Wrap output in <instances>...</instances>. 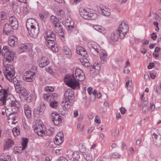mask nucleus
I'll return each mask as SVG.
<instances>
[{
	"label": "nucleus",
	"instance_id": "52",
	"mask_svg": "<svg viewBox=\"0 0 161 161\" xmlns=\"http://www.w3.org/2000/svg\"><path fill=\"white\" fill-rule=\"evenodd\" d=\"M16 92L19 93H20L21 90L23 88L21 86L15 87Z\"/></svg>",
	"mask_w": 161,
	"mask_h": 161
},
{
	"label": "nucleus",
	"instance_id": "25",
	"mask_svg": "<svg viewBox=\"0 0 161 161\" xmlns=\"http://www.w3.org/2000/svg\"><path fill=\"white\" fill-rule=\"evenodd\" d=\"M119 31H117L116 30L112 33L111 34L110 39L113 41H116L118 40L119 38L121 39L120 35L119 34Z\"/></svg>",
	"mask_w": 161,
	"mask_h": 161
},
{
	"label": "nucleus",
	"instance_id": "35",
	"mask_svg": "<svg viewBox=\"0 0 161 161\" xmlns=\"http://www.w3.org/2000/svg\"><path fill=\"white\" fill-rule=\"evenodd\" d=\"M59 28H60L61 30L58 33V36L60 38H61L62 41L63 42L64 41V32H63V30L62 29V26H61V27Z\"/></svg>",
	"mask_w": 161,
	"mask_h": 161
},
{
	"label": "nucleus",
	"instance_id": "15",
	"mask_svg": "<svg viewBox=\"0 0 161 161\" xmlns=\"http://www.w3.org/2000/svg\"><path fill=\"white\" fill-rule=\"evenodd\" d=\"M45 127L41 124L37 125L34 129L35 132L39 136H43L45 131Z\"/></svg>",
	"mask_w": 161,
	"mask_h": 161
},
{
	"label": "nucleus",
	"instance_id": "50",
	"mask_svg": "<svg viewBox=\"0 0 161 161\" xmlns=\"http://www.w3.org/2000/svg\"><path fill=\"white\" fill-rule=\"evenodd\" d=\"M29 92L26 91V90L24 88V87L21 90V92L20 93L22 95V96L24 97V96H25Z\"/></svg>",
	"mask_w": 161,
	"mask_h": 161
},
{
	"label": "nucleus",
	"instance_id": "36",
	"mask_svg": "<svg viewBox=\"0 0 161 161\" xmlns=\"http://www.w3.org/2000/svg\"><path fill=\"white\" fill-rule=\"evenodd\" d=\"M12 132L14 136H17L20 133V131L17 127H14L12 130Z\"/></svg>",
	"mask_w": 161,
	"mask_h": 161
},
{
	"label": "nucleus",
	"instance_id": "45",
	"mask_svg": "<svg viewBox=\"0 0 161 161\" xmlns=\"http://www.w3.org/2000/svg\"><path fill=\"white\" fill-rule=\"evenodd\" d=\"M57 102L53 101L50 103V105L51 107L56 108L57 107Z\"/></svg>",
	"mask_w": 161,
	"mask_h": 161
},
{
	"label": "nucleus",
	"instance_id": "27",
	"mask_svg": "<svg viewBox=\"0 0 161 161\" xmlns=\"http://www.w3.org/2000/svg\"><path fill=\"white\" fill-rule=\"evenodd\" d=\"M93 28L96 31L103 34H105L106 32V30L103 27L99 25H94Z\"/></svg>",
	"mask_w": 161,
	"mask_h": 161
},
{
	"label": "nucleus",
	"instance_id": "8",
	"mask_svg": "<svg viewBox=\"0 0 161 161\" xmlns=\"http://www.w3.org/2000/svg\"><path fill=\"white\" fill-rule=\"evenodd\" d=\"M56 40H47L46 42V45L47 46L50 48L54 52H57L58 51L56 44Z\"/></svg>",
	"mask_w": 161,
	"mask_h": 161
},
{
	"label": "nucleus",
	"instance_id": "14",
	"mask_svg": "<svg viewBox=\"0 0 161 161\" xmlns=\"http://www.w3.org/2000/svg\"><path fill=\"white\" fill-rule=\"evenodd\" d=\"M39 66L41 68H44L47 66L50 63L48 58L45 57H42L38 61Z\"/></svg>",
	"mask_w": 161,
	"mask_h": 161
},
{
	"label": "nucleus",
	"instance_id": "33",
	"mask_svg": "<svg viewBox=\"0 0 161 161\" xmlns=\"http://www.w3.org/2000/svg\"><path fill=\"white\" fill-rule=\"evenodd\" d=\"M63 52L68 57H70L71 54V52L70 49L67 47H64L63 50Z\"/></svg>",
	"mask_w": 161,
	"mask_h": 161
},
{
	"label": "nucleus",
	"instance_id": "55",
	"mask_svg": "<svg viewBox=\"0 0 161 161\" xmlns=\"http://www.w3.org/2000/svg\"><path fill=\"white\" fill-rule=\"evenodd\" d=\"M153 14L156 20H161V18H159V16L156 13H154L153 12Z\"/></svg>",
	"mask_w": 161,
	"mask_h": 161
},
{
	"label": "nucleus",
	"instance_id": "20",
	"mask_svg": "<svg viewBox=\"0 0 161 161\" xmlns=\"http://www.w3.org/2000/svg\"><path fill=\"white\" fill-rule=\"evenodd\" d=\"M50 21L54 25L55 27H61L60 24L58 22L57 18L53 15H52L50 18Z\"/></svg>",
	"mask_w": 161,
	"mask_h": 161
},
{
	"label": "nucleus",
	"instance_id": "24",
	"mask_svg": "<svg viewBox=\"0 0 161 161\" xmlns=\"http://www.w3.org/2000/svg\"><path fill=\"white\" fill-rule=\"evenodd\" d=\"M76 51L78 54H80L82 56L86 57L87 55L86 49L81 47H78L76 48Z\"/></svg>",
	"mask_w": 161,
	"mask_h": 161
},
{
	"label": "nucleus",
	"instance_id": "7",
	"mask_svg": "<svg viewBox=\"0 0 161 161\" xmlns=\"http://www.w3.org/2000/svg\"><path fill=\"white\" fill-rule=\"evenodd\" d=\"M46 108L45 104L43 102L39 104V107L34 109L33 113L34 117L38 118L40 115H42Z\"/></svg>",
	"mask_w": 161,
	"mask_h": 161
},
{
	"label": "nucleus",
	"instance_id": "16",
	"mask_svg": "<svg viewBox=\"0 0 161 161\" xmlns=\"http://www.w3.org/2000/svg\"><path fill=\"white\" fill-rule=\"evenodd\" d=\"M9 22L11 26H12L14 30L17 29L19 24L18 20L16 17L14 16H11L9 19Z\"/></svg>",
	"mask_w": 161,
	"mask_h": 161
},
{
	"label": "nucleus",
	"instance_id": "12",
	"mask_svg": "<svg viewBox=\"0 0 161 161\" xmlns=\"http://www.w3.org/2000/svg\"><path fill=\"white\" fill-rule=\"evenodd\" d=\"M154 144L157 147H159L161 145V136L158 135L153 132L152 134Z\"/></svg>",
	"mask_w": 161,
	"mask_h": 161
},
{
	"label": "nucleus",
	"instance_id": "3",
	"mask_svg": "<svg viewBox=\"0 0 161 161\" xmlns=\"http://www.w3.org/2000/svg\"><path fill=\"white\" fill-rule=\"evenodd\" d=\"M26 26L30 36L35 38L38 34L39 28L36 20L33 18L27 19Z\"/></svg>",
	"mask_w": 161,
	"mask_h": 161
},
{
	"label": "nucleus",
	"instance_id": "39",
	"mask_svg": "<svg viewBox=\"0 0 161 161\" xmlns=\"http://www.w3.org/2000/svg\"><path fill=\"white\" fill-rule=\"evenodd\" d=\"M55 139H64V135L62 132H60L58 133L56 136L55 137Z\"/></svg>",
	"mask_w": 161,
	"mask_h": 161
},
{
	"label": "nucleus",
	"instance_id": "43",
	"mask_svg": "<svg viewBox=\"0 0 161 161\" xmlns=\"http://www.w3.org/2000/svg\"><path fill=\"white\" fill-rule=\"evenodd\" d=\"M97 93V91L96 90H95L93 92H92V94L91 97H90V99L92 101H94L96 99V95Z\"/></svg>",
	"mask_w": 161,
	"mask_h": 161
},
{
	"label": "nucleus",
	"instance_id": "5",
	"mask_svg": "<svg viewBox=\"0 0 161 161\" xmlns=\"http://www.w3.org/2000/svg\"><path fill=\"white\" fill-rule=\"evenodd\" d=\"M73 78L69 77L65 79L66 84L74 90L79 88V83L75 79L74 74L72 75Z\"/></svg>",
	"mask_w": 161,
	"mask_h": 161
},
{
	"label": "nucleus",
	"instance_id": "10",
	"mask_svg": "<svg viewBox=\"0 0 161 161\" xmlns=\"http://www.w3.org/2000/svg\"><path fill=\"white\" fill-rule=\"evenodd\" d=\"M52 117L53 121L54 124L55 125H58L61 123V116H60L57 112L53 113Z\"/></svg>",
	"mask_w": 161,
	"mask_h": 161
},
{
	"label": "nucleus",
	"instance_id": "42",
	"mask_svg": "<svg viewBox=\"0 0 161 161\" xmlns=\"http://www.w3.org/2000/svg\"><path fill=\"white\" fill-rule=\"evenodd\" d=\"M100 58L104 57L105 58L107 57L108 55L107 52L104 50H102L99 53Z\"/></svg>",
	"mask_w": 161,
	"mask_h": 161
},
{
	"label": "nucleus",
	"instance_id": "29",
	"mask_svg": "<svg viewBox=\"0 0 161 161\" xmlns=\"http://www.w3.org/2000/svg\"><path fill=\"white\" fill-rule=\"evenodd\" d=\"M126 87L127 90L129 91H131L133 89V85L132 81L131 80H126Z\"/></svg>",
	"mask_w": 161,
	"mask_h": 161
},
{
	"label": "nucleus",
	"instance_id": "59",
	"mask_svg": "<svg viewBox=\"0 0 161 161\" xmlns=\"http://www.w3.org/2000/svg\"><path fill=\"white\" fill-rule=\"evenodd\" d=\"M44 99L47 101L50 100V96L49 95V94L45 95H44Z\"/></svg>",
	"mask_w": 161,
	"mask_h": 161
},
{
	"label": "nucleus",
	"instance_id": "40",
	"mask_svg": "<svg viewBox=\"0 0 161 161\" xmlns=\"http://www.w3.org/2000/svg\"><path fill=\"white\" fill-rule=\"evenodd\" d=\"M94 68L96 70H100V65L97 62H96L94 64L93 69Z\"/></svg>",
	"mask_w": 161,
	"mask_h": 161
},
{
	"label": "nucleus",
	"instance_id": "47",
	"mask_svg": "<svg viewBox=\"0 0 161 161\" xmlns=\"http://www.w3.org/2000/svg\"><path fill=\"white\" fill-rule=\"evenodd\" d=\"M64 139H55L54 142V143L57 145H59L61 143H62L64 141Z\"/></svg>",
	"mask_w": 161,
	"mask_h": 161
},
{
	"label": "nucleus",
	"instance_id": "19",
	"mask_svg": "<svg viewBox=\"0 0 161 161\" xmlns=\"http://www.w3.org/2000/svg\"><path fill=\"white\" fill-rule=\"evenodd\" d=\"M35 75L34 72L31 71H27L26 72L25 80L27 81L31 82L33 81L34 76Z\"/></svg>",
	"mask_w": 161,
	"mask_h": 161
},
{
	"label": "nucleus",
	"instance_id": "22",
	"mask_svg": "<svg viewBox=\"0 0 161 161\" xmlns=\"http://www.w3.org/2000/svg\"><path fill=\"white\" fill-rule=\"evenodd\" d=\"M98 11L100 14L106 16H109L110 14V12L105 7H99Z\"/></svg>",
	"mask_w": 161,
	"mask_h": 161
},
{
	"label": "nucleus",
	"instance_id": "60",
	"mask_svg": "<svg viewBox=\"0 0 161 161\" xmlns=\"http://www.w3.org/2000/svg\"><path fill=\"white\" fill-rule=\"evenodd\" d=\"M95 123L99 124L100 123V120L99 117L97 115H96L95 119Z\"/></svg>",
	"mask_w": 161,
	"mask_h": 161
},
{
	"label": "nucleus",
	"instance_id": "64",
	"mask_svg": "<svg viewBox=\"0 0 161 161\" xmlns=\"http://www.w3.org/2000/svg\"><path fill=\"white\" fill-rule=\"evenodd\" d=\"M58 161H68V160L65 157H61L58 159Z\"/></svg>",
	"mask_w": 161,
	"mask_h": 161
},
{
	"label": "nucleus",
	"instance_id": "9",
	"mask_svg": "<svg viewBox=\"0 0 161 161\" xmlns=\"http://www.w3.org/2000/svg\"><path fill=\"white\" fill-rule=\"evenodd\" d=\"M75 75L77 80L79 81H82L85 79L84 73L80 68H78L76 69Z\"/></svg>",
	"mask_w": 161,
	"mask_h": 161
},
{
	"label": "nucleus",
	"instance_id": "41",
	"mask_svg": "<svg viewBox=\"0 0 161 161\" xmlns=\"http://www.w3.org/2000/svg\"><path fill=\"white\" fill-rule=\"evenodd\" d=\"M50 96V100H55L57 97V94L56 93H49Z\"/></svg>",
	"mask_w": 161,
	"mask_h": 161
},
{
	"label": "nucleus",
	"instance_id": "61",
	"mask_svg": "<svg viewBox=\"0 0 161 161\" xmlns=\"http://www.w3.org/2000/svg\"><path fill=\"white\" fill-rule=\"evenodd\" d=\"M126 111V110L125 108L121 107L120 108V112L122 114H124Z\"/></svg>",
	"mask_w": 161,
	"mask_h": 161
},
{
	"label": "nucleus",
	"instance_id": "34",
	"mask_svg": "<svg viewBox=\"0 0 161 161\" xmlns=\"http://www.w3.org/2000/svg\"><path fill=\"white\" fill-rule=\"evenodd\" d=\"M24 150L21 147H16L14 149V152L15 154L21 153L22 150Z\"/></svg>",
	"mask_w": 161,
	"mask_h": 161
},
{
	"label": "nucleus",
	"instance_id": "17",
	"mask_svg": "<svg viewBox=\"0 0 161 161\" xmlns=\"http://www.w3.org/2000/svg\"><path fill=\"white\" fill-rule=\"evenodd\" d=\"M13 29L12 26L8 24H6L4 26L3 31L6 35H8L12 34Z\"/></svg>",
	"mask_w": 161,
	"mask_h": 161
},
{
	"label": "nucleus",
	"instance_id": "48",
	"mask_svg": "<svg viewBox=\"0 0 161 161\" xmlns=\"http://www.w3.org/2000/svg\"><path fill=\"white\" fill-rule=\"evenodd\" d=\"M45 90L47 92H52L54 91L53 87L50 86H47L46 87Z\"/></svg>",
	"mask_w": 161,
	"mask_h": 161
},
{
	"label": "nucleus",
	"instance_id": "57",
	"mask_svg": "<svg viewBox=\"0 0 161 161\" xmlns=\"http://www.w3.org/2000/svg\"><path fill=\"white\" fill-rule=\"evenodd\" d=\"M23 108L24 110V112L27 111V110L31 109V108L27 104H25L24 105Z\"/></svg>",
	"mask_w": 161,
	"mask_h": 161
},
{
	"label": "nucleus",
	"instance_id": "44",
	"mask_svg": "<svg viewBox=\"0 0 161 161\" xmlns=\"http://www.w3.org/2000/svg\"><path fill=\"white\" fill-rule=\"evenodd\" d=\"M89 20H95L97 18V14L95 13H91L90 14V17Z\"/></svg>",
	"mask_w": 161,
	"mask_h": 161
},
{
	"label": "nucleus",
	"instance_id": "23",
	"mask_svg": "<svg viewBox=\"0 0 161 161\" xmlns=\"http://www.w3.org/2000/svg\"><path fill=\"white\" fill-rule=\"evenodd\" d=\"M80 15L83 18L88 19L89 18V17H90V14H91V13L87 11L85 9H83L80 11Z\"/></svg>",
	"mask_w": 161,
	"mask_h": 161
},
{
	"label": "nucleus",
	"instance_id": "1",
	"mask_svg": "<svg viewBox=\"0 0 161 161\" xmlns=\"http://www.w3.org/2000/svg\"><path fill=\"white\" fill-rule=\"evenodd\" d=\"M5 105L6 114H16L19 111L20 105L14 97L10 94L9 87L0 85V105Z\"/></svg>",
	"mask_w": 161,
	"mask_h": 161
},
{
	"label": "nucleus",
	"instance_id": "13",
	"mask_svg": "<svg viewBox=\"0 0 161 161\" xmlns=\"http://www.w3.org/2000/svg\"><path fill=\"white\" fill-rule=\"evenodd\" d=\"M65 24L67 27V30L70 33L72 31V29L74 28V23L70 18L65 19Z\"/></svg>",
	"mask_w": 161,
	"mask_h": 161
},
{
	"label": "nucleus",
	"instance_id": "56",
	"mask_svg": "<svg viewBox=\"0 0 161 161\" xmlns=\"http://www.w3.org/2000/svg\"><path fill=\"white\" fill-rule=\"evenodd\" d=\"M100 59L101 62L102 64H104L105 63L107 60V57L105 58L104 57L100 58Z\"/></svg>",
	"mask_w": 161,
	"mask_h": 161
},
{
	"label": "nucleus",
	"instance_id": "11",
	"mask_svg": "<svg viewBox=\"0 0 161 161\" xmlns=\"http://www.w3.org/2000/svg\"><path fill=\"white\" fill-rule=\"evenodd\" d=\"M88 47L92 53H97L100 50V47L99 45L94 42H93L91 44H89Z\"/></svg>",
	"mask_w": 161,
	"mask_h": 161
},
{
	"label": "nucleus",
	"instance_id": "2",
	"mask_svg": "<svg viewBox=\"0 0 161 161\" xmlns=\"http://www.w3.org/2000/svg\"><path fill=\"white\" fill-rule=\"evenodd\" d=\"M3 64L5 69H3V73L6 78L9 81H11L12 77H14L15 71L14 67L10 63L13 62L14 56L7 48L4 47L3 49Z\"/></svg>",
	"mask_w": 161,
	"mask_h": 161
},
{
	"label": "nucleus",
	"instance_id": "62",
	"mask_svg": "<svg viewBox=\"0 0 161 161\" xmlns=\"http://www.w3.org/2000/svg\"><path fill=\"white\" fill-rule=\"evenodd\" d=\"M0 15L1 18L2 20H4L5 19V14L4 12H1Z\"/></svg>",
	"mask_w": 161,
	"mask_h": 161
},
{
	"label": "nucleus",
	"instance_id": "49",
	"mask_svg": "<svg viewBox=\"0 0 161 161\" xmlns=\"http://www.w3.org/2000/svg\"><path fill=\"white\" fill-rule=\"evenodd\" d=\"M21 83V82L19 80L14 81V84L15 87L21 86L20 85Z\"/></svg>",
	"mask_w": 161,
	"mask_h": 161
},
{
	"label": "nucleus",
	"instance_id": "28",
	"mask_svg": "<svg viewBox=\"0 0 161 161\" xmlns=\"http://www.w3.org/2000/svg\"><path fill=\"white\" fill-rule=\"evenodd\" d=\"M71 102L63 100L61 102V106L63 109L65 110H68L70 107Z\"/></svg>",
	"mask_w": 161,
	"mask_h": 161
},
{
	"label": "nucleus",
	"instance_id": "63",
	"mask_svg": "<svg viewBox=\"0 0 161 161\" xmlns=\"http://www.w3.org/2000/svg\"><path fill=\"white\" fill-rule=\"evenodd\" d=\"M150 105L151 106L150 107V108L152 110H153L155 108V105L153 102H150Z\"/></svg>",
	"mask_w": 161,
	"mask_h": 161
},
{
	"label": "nucleus",
	"instance_id": "51",
	"mask_svg": "<svg viewBox=\"0 0 161 161\" xmlns=\"http://www.w3.org/2000/svg\"><path fill=\"white\" fill-rule=\"evenodd\" d=\"M45 69L47 72L51 74L53 73V69L50 67L45 68Z\"/></svg>",
	"mask_w": 161,
	"mask_h": 161
},
{
	"label": "nucleus",
	"instance_id": "18",
	"mask_svg": "<svg viewBox=\"0 0 161 161\" xmlns=\"http://www.w3.org/2000/svg\"><path fill=\"white\" fill-rule=\"evenodd\" d=\"M44 38L47 40H56L55 33L50 31H47L46 35L44 36Z\"/></svg>",
	"mask_w": 161,
	"mask_h": 161
},
{
	"label": "nucleus",
	"instance_id": "4",
	"mask_svg": "<svg viewBox=\"0 0 161 161\" xmlns=\"http://www.w3.org/2000/svg\"><path fill=\"white\" fill-rule=\"evenodd\" d=\"M128 30V25L126 22L124 21H122L116 30L117 31H119V34L120 35L121 39H123Z\"/></svg>",
	"mask_w": 161,
	"mask_h": 161
},
{
	"label": "nucleus",
	"instance_id": "58",
	"mask_svg": "<svg viewBox=\"0 0 161 161\" xmlns=\"http://www.w3.org/2000/svg\"><path fill=\"white\" fill-rule=\"evenodd\" d=\"M112 156L113 158H119L120 157V155L118 153H112Z\"/></svg>",
	"mask_w": 161,
	"mask_h": 161
},
{
	"label": "nucleus",
	"instance_id": "21",
	"mask_svg": "<svg viewBox=\"0 0 161 161\" xmlns=\"http://www.w3.org/2000/svg\"><path fill=\"white\" fill-rule=\"evenodd\" d=\"M18 39L14 36L10 37L8 39V43L11 47H14L17 44Z\"/></svg>",
	"mask_w": 161,
	"mask_h": 161
},
{
	"label": "nucleus",
	"instance_id": "6",
	"mask_svg": "<svg viewBox=\"0 0 161 161\" xmlns=\"http://www.w3.org/2000/svg\"><path fill=\"white\" fill-rule=\"evenodd\" d=\"M74 94L73 91L71 89H67L64 92L63 100L72 103L74 101Z\"/></svg>",
	"mask_w": 161,
	"mask_h": 161
},
{
	"label": "nucleus",
	"instance_id": "30",
	"mask_svg": "<svg viewBox=\"0 0 161 161\" xmlns=\"http://www.w3.org/2000/svg\"><path fill=\"white\" fill-rule=\"evenodd\" d=\"M83 155L84 158L87 161H92V155L90 153L88 152L83 153Z\"/></svg>",
	"mask_w": 161,
	"mask_h": 161
},
{
	"label": "nucleus",
	"instance_id": "31",
	"mask_svg": "<svg viewBox=\"0 0 161 161\" xmlns=\"http://www.w3.org/2000/svg\"><path fill=\"white\" fill-rule=\"evenodd\" d=\"M80 61L81 64L86 68H87L90 65L89 60L86 58H81Z\"/></svg>",
	"mask_w": 161,
	"mask_h": 161
},
{
	"label": "nucleus",
	"instance_id": "54",
	"mask_svg": "<svg viewBox=\"0 0 161 161\" xmlns=\"http://www.w3.org/2000/svg\"><path fill=\"white\" fill-rule=\"evenodd\" d=\"M148 110V107L147 105L143 106L142 108V111L144 113H146Z\"/></svg>",
	"mask_w": 161,
	"mask_h": 161
},
{
	"label": "nucleus",
	"instance_id": "32",
	"mask_svg": "<svg viewBox=\"0 0 161 161\" xmlns=\"http://www.w3.org/2000/svg\"><path fill=\"white\" fill-rule=\"evenodd\" d=\"M29 46L26 44H21L20 47V51L21 52H25L27 50L29 49Z\"/></svg>",
	"mask_w": 161,
	"mask_h": 161
},
{
	"label": "nucleus",
	"instance_id": "38",
	"mask_svg": "<svg viewBox=\"0 0 161 161\" xmlns=\"http://www.w3.org/2000/svg\"><path fill=\"white\" fill-rule=\"evenodd\" d=\"M28 141V139L27 138H23V140L22 142V147L24 149H25V147H27Z\"/></svg>",
	"mask_w": 161,
	"mask_h": 161
},
{
	"label": "nucleus",
	"instance_id": "53",
	"mask_svg": "<svg viewBox=\"0 0 161 161\" xmlns=\"http://www.w3.org/2000/svg\"><path fill=\"white\" fill-rule=\"evenodd\" d=\"M81 0H70V2L71 4H75L80 2Z\"/></svg>",
	"mask_w": 161,
	"mask_h": 161
},
{
	"label": "nucleus",
	"instance_id": "26",
	"mask_svg": "<svg viewBox=\"0 0 161 161\" xmlns=\"http://www.w3.org/2000/svg\"><path fill=\"white\" fill-rule=\"evenodd\" d=\"M14 145V142L13 140L10 139H8L6 141L4 146L5 149H8L12 147Z\"/></svg>",
	"mask_w": 161,
	"mask_h": 161
},
{
	"label": "nucleus",
	"instance_id": "37",
	"mask_svg": "<svg viewBox=\"0 0 161 161\" xmlns=\"http://www.w3.org/2000/svg\"><path fill=\"white\" fill-rule=\"evenodd\" d=\"M24 99L28 102H30L32 100V98L31 94L29 92L26 95L23 97Z\"/></svg>",
	"mask_w": 161,
	"mask_h": 161
},
{
	"label": "nucleus",
	"instance_id": "46",
	"mask_svg": "<svg viewBox=\"0 0 161 161\" xmlns=\"http://www.w3.org/2000/svg\"><path fill=\"white\" fill-rule=\"evenodd\" d=\"M25 113L27 118H30L31 117L32 114L31 109L25 112Z\"/></svg>",
	"mask_w": 161,
	"mask_h": 161
}]
</instances>
